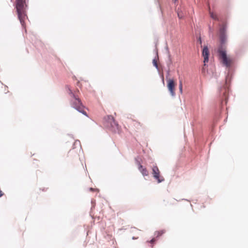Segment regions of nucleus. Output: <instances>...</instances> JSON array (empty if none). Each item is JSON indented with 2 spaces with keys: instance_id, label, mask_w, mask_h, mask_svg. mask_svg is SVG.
<instances>
[{
  "instance_id": "1",
  "label": "nucleus",
  "mask_w": 248,
  "mask_h": 248,
  "mask_svg": "<svg viewBox=\"0 0 248 248\" xmlns=\"http://www.w3.org/2000/svg\"><path fill=\"white\" fill-rule=\"evenodd\" d=\"M227 30V24L225 23L219 30V45L217 50L219 58L221 59L222 64L227 68L231 67L232 61L227 57L225 44L227 40L226 34Z\"/></svg>"
},
{
  "instance_id": "2",
  "label": "nucleus",
  "mask_w": 248,
  "mask_h": 248,
  "mask_svg": "<svg viewBox=\"0 0 248 248\" xmlns=\"http://www.w3.org/2000/svg\"><path fill=\"white\" fill-rule=\"evenodd\" d=\"M232 76L230 73H228L225 76V81L224 83H221L218 87V91L219 97L220 98V103L223 105V102L226 104L228 99V93L229 91V85L230 84Z\"/></svg>"
},
{
  "instance_id": "3",
  "label": "nucleus",
  "mask_w": 248,
  "mask_h": 248,
  "mask_svg": "<svg viewBox=\"0 0 248 248\" xmlns=\"http://www.w3.org/2000/svg\"><path fill=\"white\" fill-rule=\"evenodd\" d=\"M27 7L26 0H16L15 8L18 18L23 27H25L24 19L27 17L26 14Z\"/></svg>"
},
{
  "instance_id": "4",
  "label": "nucleus",
  "mask_w": 248,
  "mask_h": 248,
  "mask_svg": "<svg viewBox=\"0 0 248 248\" xmlns=\"http://www.w3.org/2000/svg\"><path fill=\"white\" fill-rule=\"evenodd\" d=\"M70 103L72 108L84 115L88 116L87 112L84 110V106L83 105L81 100L77 95L75 97L71 98L70 99Z\"/></svg>"
},
{
  "instance_id": "5",
  "label": "nucleus",
  "mask_w": 248,
  "mask_h": 248,
  "mask_svg": "<svg viewBox=\"0 0 248 248\" xmlns=\"http://www.w3.org/2000/svg\"><path fill=\"white\" fill-rule=\"evenodd\" d=\"M108 121L110 124L111 130L114 133H119L120 126L118 123L111 115L108 116Z\"/></svg>"
},
{
  "instance_id": "6",
  "label": "nucleus",
  "mask_w": 248,
  "mask_h": 248,
  "mask_svg": "<svg viewBox=\"0 0 248 248\" xmlns=\"http://www.w3.org/2000/svg\"><path fill=\"white\" fill-rule=\"evenodd\" d=\"M152 174L153 177L157 180L158 183L164 181V178L160 175V171L156 166H154L152 168Z\"/></svg>"
},
{
  "instance_id": "7",
  "label": "nucleus",
  "mask_w": 248,
  "mask_h": 248,
  "mask_svg": "<svg viewBox=\"0 0 248 248\" xmlns=\"http://www.w3.org/2000/svg\"><path fill=\"white\" fill-rule=\"evenodd\" d=\"M210 52L207 46H204L202 50V56L203 57L204 65L209 61Z\"/></svg>"
},
{
  "instance_id": "8",
  "label": "nucleus",
  "mask_w": 248,
  "mask_h": 248,
  "mask_svg": "<svg viewBox=\"0 0 248 248\" xmlns=\"http://www.w3.org/2000/svg\"><path fill=\"white\" fill-rule=\"evenodd\" d=\"M167 87L172 97H174L175 96V93L174 92L175 84L174 81L173 79H170L168 80Z\"/></svg>"
},
{
  "instance_id": "9",
  "label": "nucleus",
  "mask_w": 248,
  "mask_h": 248,
  "mask_svg": "<svg viewBox=\"0 0 248 248\" xmlns=\"http://www.w3.org/2000/svg\"><path fill=\"white\" fill-rule=\"evenodd\" d=\"M210 15L212 19H214L215 20L218 21H220V22H221V24L219 25V26H220L219 29L223 25V24H225V23L227 24V26L228 27V23H227V22L226 21H225L223 19H220V18L217 17L216 15H215L214 14V13L213 12H210Z\"/></svg>"
},
{
  "instance_id": "10",
  "label": "nucleus",
  "mask_w": 248,
  "mask_h": 248,
  "mask_svg": "<svg viewBox=\"0 0 248 248\" xmlns=\"http://www.w3.org/2000/svg\"><path fill=\"white\" fill-rule=\"evenodd\" d=\"M166 49L168 52V60L167 62V66L169 67L172 63V61H171V59L170 58V52H169V48H168V46H166Z\"/></svg>"
},
{
  "instance_id": "11",
  "label": "nucleus",
  "mask_w": 248,
  "mask_h": 248,
  "mask_svg": "<svg viewBox=\"0 0 248 248\" xmlns=\"http://www.w3.org/2000/svg\"><path fill=\"white\" fill-rule=\"evenodd\" d=\"M79 146V148H80V151L81 150V144H80V142L79 140H75L74 143L73 144V148H76L77 147V146Z\"/></svg>"
},
{
  "instance_id": "12",
  "label": "nucleus",
  "mask_w": 248,
  "mask_h": 248,
  "mask_svg": "<svg viewBox=\"0 0 248 248\" xmlns=\"http://www.w3.org/2000/svg\"><path fill=\"white\" fill-rule=\"evenodd\" d=\"M165 232V231L164 230H161L160 231L155 232V235L156 236V237H158L162 235Z\"/></svg>"
},
{
  "instance_id": "13",
  "label": "nucleus",
  "mask_w": 248,
  "mask_h": 248,
  "mask_svg": "<svg viewBox=\"0 0 248 248\" xmlns=\"http://www.w3.org/2000/svg\"><path fill=\"white\" fill-rule=\"evenodd\" d=\"M140 172L144 176H147L148 175V172L145 168H144L143 169H142Z\"/></svg>"
},
{
  "instance_id": "14",
  "label": "nucleus",
  "mask_w": 248,
  "mask_h": 248,
  "mask_svg": "<svg viewBox=\"0 0 248 248\" xmlns=\"http://www.w3.org/2000/svg\"><path fill=\"white\" fill-rule=\"evenodd\" d=\"M68 93L71 96V98H74L77 96L74 93H73L72 91L70 88H68Z\"/></svg>"
},
{
  "instance_id": "15",
  "label": "nucleus",
  "mask_w": 248,
  "mask_h": 248,
  "mask_svg": "<svg viewBox=\"0 0 248 248\" xmlns=\"http://www.w3.org/2000/svg\"><path fill=\"white\" fill-rule=\"evenodd\" d=\"M153 64L154 66L155 67V68L158 71L159 70V67L157 63V61L155 59H154L153 60Z\"/></svg>"
},
{
  "instance_id": "16",
  "label": "nucleus",
  "mask_w": 248,
  "mask_h": 248,
  "mask_svg": "<svg viewBox=\"0 0 248 248\" xmlns=\"http://www.w3.org/2000/svg\"><path fill=\"white\" fill-rule=\"evenodd\" d=\"M179 89L180 92L182 93H183V87H182V83L181 81H180L179 85Z\"/></svg>"
},
{
  "instance_id": "17",
  "label": "nucleus",
  "mask_w": 248,
  "mask_h": 248,
  "mask_svg": "<svg viewBox=\"0 0 248 248\" xmlns=\"http://www.w3.org/2000/svg\"><path fill=\"white\" fill-rule=\"evenodd\" d=\"M211 75H210L211 78H217V75L216 73H215L213 70L211 71Z\"/></svg>"
},
{
  "instance_id": "18",
  "label": "nucleus",
  "mask_w": 248,
  "mask_h": 248,
  "mask_svg": "<svg viewBox=\"0 0 248 248\" xmlns=\"http://www.w3.org/2000/svg\"><path fill=\"white\" fill-rule=\"evenodd\" d=\"M197 43H199L201 46H202V40L200 36L197 38Z\"/></svg>"
},
{
  "instance_id": "19",
  "label": "nucleus",
  "mask_w": 248,
  "mask_h": 248,
  "mask_svg": "<svg viewBox=\"0 0 248 248\" xmlns=\"http://www.w3.org/2000/svg\"><path fill=\"white\" fill-rule=\"evenodd\" d=\"M177 15H178V17L180 19L182 18L184 16L183 14L181 12H178Z\"/></svg>"
},
{
  "instance_id": "20",
  "label": "nucleus",
  "mask_w": 248,
  "mask_h": 248,
  "mask_svg": "<svg viewBox=\"0 0 248 248\" xmlns=\"http://www.w3.org/2000/svg\"><path fill=\"white\" fill-rule=\"evenodd\" d=\"M135 162L136 164L139 166L140 165H141L140 163V160L138 157L135 158Z\"/></svg>"
},
{
  "instance_id": "21",
  "label": "nucleus",
  "mask_w": 248,
  "mask_h": 248,
  "mask_svg": "<svg viewBox=\"0 0 248 248\" xmlns=\"http://www.w3.org/2000/svg\"><path fill=\"white\" fill-rule=\"evenodd\" d=\"M144 168H143V166L142 165H140L139 166H138V169L140 171L142 169H143Z\"/></svg>"
},
{
  "instance_id": "22",
  "label": "nucleus",
  "mask_w": 248,
  "mask_h": 248,
  "mask_svg": "<svg viewBox=\"0 0 248 248\" xmlns=\"http://www.w3.org/2000/svg\"><path fill=\"white\" fill-rule=\"evenodd\" d=\"M156 241V239L155 238H152L149 242L151 244H154Z\"/></svg>"
},
{
  "instance_id": "23",
  "label": "nucleus",
  "mask_w": 248,
  "mask_h": 248,
  "mask_svg": "<svg viewBox=\"0 0 248 248\" xmlns=\"http://www.w3.org/2000/svg\"><path fill=\"white\" fill-rule=\"evenodd\" d=\"M89 190H90V191H94L96 190V189H95L94 188H92V187H90V188H89ZM96 190H98L97 189H96Z\"/></svg>"
},
{
  "instance_id": "24",
  "label": "nucleus",
  "mask_w": 248,
  "mask_h": 248,
  "mask_svg": "<svg viewBox=\"0 0 248 248\" xmlns=\"http://www.w3.org/2000/svg\"><path fill=\"white\" fill-rule=\"evenodd\" d=\"M3 195V193H2V192L1 191V190L0 189V197H1V196H2Z\"/></svg>"
},
{
  "instance_id": "25",
  "label": "nucleus",
  "mask_w": 248,
  "mask_h": 248,
  "mask_svg": "<svg viewBox=\"0 0 248 248\" xmlns=\"http://www.w3.org/2000/svg\"><path fill=\"white\" fill-rule=\"evenodd\" d=\"M209 31H212V28L210 26L209 27Z\"/></svg>"
},
{
  "instance_id": "26",
  "label": "nucleus",
  "mask_w": 248,
  "mask_h": 248,
  "mask_svg": "<svg viewBox=\"0 0 248 248\" xmlns=\"http://www.w3.org/2000/svg\"><path fill=\"white\" fill-rule=\"evenodd\" d=\"M205 71V69L203 68L202 69V73H204Z\"/></svg>"
},
{
  "instance_id": "27",
  "label": "nucleus",
  "mask_w": 248,
  "mask_h": 248,
  "mask_svg": "<svg viewBox=\"0 0 248 248\" xmlns=\"http://www.w3.org/2000/svg\"><path fill=\"white\" fill-rule=\"evenodd\" d=\"M207 74L210 75V71H207Z\"/></svg>"
},
{
  "instance_id": "28",
  "label": "nucleus",
  "mask_w": 248,
  "mask_h": 248,
  "mask_svg": "<svg viewBox=\"0 0 248 248\" xmlns=\"http://www.w3.org/2000/svg\"><path fill=\"white\" fill-rule=\"evenodd\" d=\"M162 81L164 82V77H163V76H162Z\"/></svg>"
},
{
  "instance_id": "29",
  "label": "nucleus",
  "mask_w": 248,
  "mask_h": 248,
  "mask_svg": "<svg viewBox=\"0 0 248 248\" xmlns=\"http://www.w3.org/2000/svg\"><path fill=\"white\" fill-rule=\"evenodd\" d=\"M169 70H170V69L169 68V69L168 70V74H169Z\"/></svg>"
},
{
  "instance_id": "30",
  "label": "nucleus",
  "mask_w": 248,
  "mask_h": 248,
  "mask_svg": "<svg viewBox=\"0 0 248 248\" xmlns=\"http://www.w3.org/2000/svg\"><path fill=\"white\" fill-rule=\"evenodd\" d=\"M136 239V238H135V237H134V236H133V237H132V239Z\"/></svg>"
}]
</instances>
